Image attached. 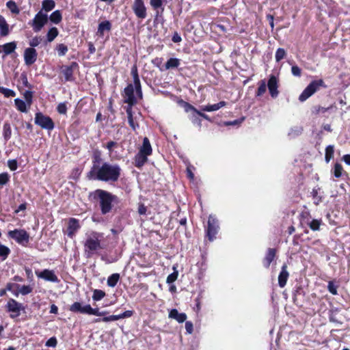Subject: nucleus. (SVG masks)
Instances as JSON below:
<instances>
[{
    "instance_id": "7ed1b4c3",
    "label": "nucleus",
    "mask_w": 350,
    "mask_h": 350,
    "mask_svg": "<svg viewBox=\"0 0 350 350\" xmlns=\"http://www.w3.org/2000/svg\"><path fill=\"white\" fill-rule=\"evenodd\" d=\"M101 235L96 232H92L86 234L84 241V254L87 258L92 257L99 250L103 249L100 243Z\"/></svg>"
},
{
    "instance_id": "de8ad7c7",
    "label": "nucleus",
    "mask_w": 350,
    "mask_h": 350,
    "mask_svg": "<svg viewBox=\"0 0 350 350\" xmlns=\"http://www.w3.org/2000/svg\"><path fill=\"white\" fill-rule=\"evenodd\" d=\"M334 156V146H328L325 149V161L328 163Z\"/></svg>"
},
{
    "instance_id": "2f4dec72",
    "label": "nucleus",
    "mask_w": 350,
    "mask_h": 350,
    "mask_svg": "<svg viewBox=\"0 0 350 350\" xmlns=\"http://www.w3.org/2000/svg\"><path fill=\"white\" fill-rule=\"evenodd\" d=\"M59 31L57 27H51L46 33V40L49 42H53L55 38L58 36Z\"/></svg>"
},
{
    "instance_id": "e433bc0d",
    "label": "nucleus",
    "mask_w": 350,
    "mask_h": 350,
    "mask_svg": "<svg viewBox=\"0 0 350 350\" xmlns=\"http://www.w3.org/2000/svg\"><path fill=\"white\" fill-rule=\"evenodd\" d=\"M133 86L135 87V92H137V95L139 97V98H142V91L140 83V80L139 76H135L133 77Z\"/></svg>"
},
{
    "instance_id": "58836bf2",
    "label": "nucleus",
    "mask_w": 350,
    "mask_h": 350,
    "mask_svg": "<svg viewBox=\"0 0 350 350\" xmlns=\"http://www.w3.org/2000/svg\"><path fill=\"white\" fill-rule=\"evenodd\" d=\"M6 7L10 10L12 14H18L20 9L14 1H9L6 3Z\"/></svg>"
},
{
    "instance_id": "c756f323",
    "label": "nucleus",
    "mask_w": 350,
    "mask_h": 350,
    "mask_svg": "<svg viewBox=\"0 0 350 350\" xmlns=\"http://www.w3.org/2000/svg\"><path fill=\"white\" fill-rule=\"evenodd\" d=\"M18 292L15 294V295H18V293H21L23 295H26L31 293L33 291V287L29 285H23L20 286L18 284L15 285Z\"/></svg>"
},
{
    "instance_id": "c9c22d12",
    "label": "nucleus",
    "mask_w": 350,
    "mask_h": 350,
    "mask_svg": "<svg viewBox=\"0 0 350 350\" xmlns=\"http://www.w3.org/2000/svg\"><path fill=\"white\" fill-rule=\"evenodd\" d=\"M180 64V60L177 58H170L169 59L165 64V67L167 70L170 68H176L179 66Z\"/></svg>"
},
{
    "instance_id": "f704fd0d",
    "label": "nucleus",
    "mask_w": 350,
    "mask_h": 350,
    "mask_svg": "<svg viewBox=\"0 0 350 350\" xmlns=\"http://www.w3.org/2000/svg\"><path fill=\"white\" fill-rule=\"evenodd\" d=\"M49 19L55 24H59L62 19V13L59 10H55L51 14Z\"/></svg>"
},
{
    "instance_id": "052dcab7",
    "label": "nucleus",
    "mask_w": 350,
    "mask_h": 350,
    "mask_svg": "<svg viewBox=\"0 0 350 350\" xmlns=\"http://www.w3.org/2000/svg\"><path fill=\"white\" fill-rule=\"evenodd\" d=\"M291 72L295 77H300L301 74V69L296 65L291 67Z\"/></svg>"
},
{
    "instance_id": "0e129e2a",
    "label": "nucleus",
    "mask_w": 350,
    "mask_h": 350,
    "mask_svg": "<svg viewBox=\"0 0 350 350\" xmlns=\"http://www.w3.org/2000/svg\"><path fill=\"white\" fill-rule=\"evenodd\" d=\"M8 165L9 168L12 171H14L17 169V162L14 159L9 160L8 161Z\"/></svg>"
},
{
    "instance_id": "f8f14e48",
    "label": "nucleus",
    "mask_w": 350,
    "mask_h": 350,
    "mask_svg": "<svg viewBox=\"0 0 350 350\" xmlns=\"http://www.w3.org/2000/svg\"><path fill=\"white\" fill-rule=\"evenodd\" d=\"M132 9L137 18L144 19L146 17V8L144 0H134Z\"/></svg>"
},
{
    "instance_id": "4468645a",
    "label": "nucleus",
    "mask_w": 350,
    "mask_h": 350,
    "mask_svg": "<svg viewBox=\"0 0 350 350\" xmlns=\"http://www.w3.org/2000/svg\"><path fill=\"white\" fill-rule=\"evenodd\" d=\"M36 275L38 278H42L46 281L51 282H58L59 279L57 276L55 275L54 271L49 269H44L42 271H36Z\"/></svg>"
},
{
    "instance_id": "ddd939ff",
    "label": "nucleus",
    "mask_w": 350,
    "mask_h": 350,
    "mask_svg": "<svg viewBox=\"0 0 350 350\" xmlns=\"http://www.w3.org/2000/svg\"><path fill=\"white\" fill-rule=\"evenodd\" d=\"M133 314V312L132 310H126L124 312L117 314V315H110L109 317H104L102 319H94V323H98V322H110V321H118L121 319L124 318H129L131 317Z\"/></svg>"
},
{
    "instance_id": "9d476101",
    "label": "nucleus",
    "mask_w": 350,
    "mask_h": 350,
    "mask_svg": "<svg viewBox=\"0 0 350 350\" xmlns=\"http://www.w3.org/2000/svg\"><path fill=\"white\" fill-rule=\"evenodd\" d=\"M8 235L18 243H28L29 239V234L25 230L15 229L8 232Z\"/></svg>"
},
{
    "instance_id": "6e6d98bb",
    "label": "nucleus",
    "mask_w": 350,
    "mask_h": 350,
    "mask_svg": "<svg viewBox=\"0 0 350 350\" xmlns=\"http://www.w3.org/2000/svg\"><path fill=\"white\" fill-rule=\"evenodd\" d=\"M9 180V175L8 173L0 174V185H5Z\"/></svg>"
},
{
    "instance_id": "f03ea898",
    "label": "nucleus",
    "mask_w": 350,
    "mask_h": 350,
    "mask_svg": "<svg viewBox=\"0 0 350 350\" xmlns=\"http://www.w3.org/2000/svg\"><path fill=\"white\" fill-rule=\"evenodd\" d=\"M90 198L93 200L99 202L102 214L105 215L112 209V203L116 202L118 198L112 193L103 189H98L90 193Z\"/></svg>"
},
{
    "instance_id": "09e8293b",
    "label": "nucleus",
    "mask_w": 350,
    "mask_h": 350,
    "mask_svg": "<svg viewBox=\"0 0 350 350\" xmlns=\"http://www.w3.org/2000/svg\"><path fill=\"white\" fill-rule=\"evenodd\" d=\"M343 172L342 166L340 163H336L334 167V174L336 178H340Z\"/></svg>"
},
{
    "instance_id": "ea45409f",
    "label": "nucleus",
    "mask_w": 350,
    "mask_h": 350,
    "mask_svg": "<svg viewBox=\"0 0 350 350\" xmlns=\"http://www.w3.org/2000/svg\"><path fill=\"white\" fill-rule=\"evenodd\" d=\"M10 253V250L7 246L0 243V257L2 258L3 260L7 258Z\"/></svg>"
},
{
    "instance_id": "8fccbe9b",
    "label": "nucleus",
    "mask_w": 350,
    "mask_h": 350,
    "mask_svg": "<svg viewBox=\"0 0 350 350\" xmlns=\"http://www.w3.org/2000/svg\"><path fill=\"white\" fill-rule=\"evenodd\" d=\"M166 2V0H150V4L154 9L161 8L163 4Z\"/></svg>"
},
{
    "instance_id": "6e6552de",
    "label": "nucleus",
    "mask_w": 350,
    "mask_h": 350,
    "mask_svg": "<svg viewBox=\"0 0 350 350\" xmlns=\"http://www.w3.org/2000/svg\"><path fill=\"white\" fill-rule=\"evenodd\" d=\"M124 103L129 104V107H132L133 105L137 103V98H139L137 95L135 87L133 84H129L124 90L122 94Z\"/></svg>"
},
{
    "instance_id": "338daca9",
    "label": "nucleus",
    "mask_w": 350,
    "mask_h": 350,
    "mask_svg": "<svg viewBox=\"0 0 350 350\" xmlns=\"http://www.w3.org/2000/svg\"><path fill=\"white\" fill-rule=\"evenodd\" d=\"M185 329L188 334H191L193 332V326L191 321H187L185 323Z\"/></svg>"
},
{
    "instance_id": "4d7b16f0",
    "label": "nucleus",
    "mask_w": 350,
    "mask_h": 350,
    "mask_svg": "<svg viewBox=\"0 0 350 350\" xmlns=\"http://www.w3.org/2000/svg\"><path fill=\"white\" fill-rule=\"evenodd\" d=\"M108 314L107 311H100L98 308H93L92 315L98 316V317H104Z\"/></svg>"
},
{
    "instance_id": "473e14b6",
    "label": "nucleus",
    "mask_w": 350,
    "mask_h": 350,
    "mask_svg": "<svg viewBox=\"0 0 350 350\" xmlns=\"http://www.w3.org/2000/svg\"><path fill=\"white\" fill-rule=\"evenodd\" d=\"M14 104L16 105V109L19 111L23 112V113L27 112V106H28V105H27V103L25 102L24 100H23L20 98H16V99H14Z\"/></svg>"
},
{
    "instance_id": "79ce46f5",
    "label": "nucleus",
    "mask_w": 350,
    "mask_h": 350,
    "mask_svg": "<svg viewBox=\"0 0 350 350\" xmlns=\"http://www.w3.org/2000/svg\"><path fill=\"white\" fill-rule=\"evenodd\" d=\"M105 296V293L102 290L96 289L93 292L92 299L94 301H100Z\"/></svg>"
},
{
    "instance_id": "5fc2aeb1",
    "label": "nucleus",
    "mask_w": 350,
    "mask_h": 350,
    "mask_svg": "<svg viewBox=\"0 0 350 350\" xmlns=\"http://www.w3.org/2000/svg\"><path fill=\"white\" fill-rule=\"evenodd\" d=\"M302 129L301 127H295L291 129V131L288 133V135L291 137H295L301 133Z\"/></svg>"
},
{
    "instance_id": "a19ab883",
    "label": "nucleus",
    "mask_w": 350,
    "mask_h": 350,
    "mask_svg": "<svg viewBox=\"0 0 350 350\" xmlns=\"http://www.w3.org/2000/svg\"><path fill=\"white\" fill-rule=\"evenodd\" d=\"M0 93L3 94L5 97H14L16 93L14 90L0 86Z\"/></svg>"
},
{
    "instance_id": "603ef678",
    "label": "nucleus",
    "mask_w": 350,
    "mask_h": 350,
    "mask_svg": "<svg viewBox=\"0 0 350 350\" xmlns=\"http://www.w3.org/2000/svg\"><path fill=\"white\" fill-rule=\"evenodd\" d=\"M42 39L40 37L35 36L29 41L30 48H34L38 46L41 42Z\"/></svg>"
},
{
    "instance_id": "423d86ee",
    "label": "nucleus",
    "mask_w": 350,
    "mask_h": 350,
    "mask_svg": "<svg viewBox=\"0 0 350 350\" xmlns=\"http://www.w3.org/2000/svg\"><path fill=\"white\" fill-rule=\"evenodd\" d=\"M323 81L320 79L312 81L299 95V100L301 102L306 100L309 97L313 95L321 86H323Z\"/></svg>"
},
{
    "instance_id": "cd10ccee",
    "label": "nucleus",
    "mask_w": 350,
    "mask_h": 350,
    "mask_svg": "<svg viewBox=\"0 0 350 350\" xmlns=\"http://www.w3.org/2000/svg\"><path fill=\"white\" fill-rule=\"evenodd\" d=\"M9 33V26L5 18L0 15V34L2 36H5Z\"/></svg>"
},
{
    "instance_id": "f257e3e1",
    "label": "nucleus",
    "mask_w": 350,
    "mask_h": 350,
    "mask_svg": "<svg viewBox=\"0 0 350 350\" xmlns=\"http://www.w3.org/2000/svg\"><path fill=\"white\" fill-rule=\"evenodd\" d=\"M121 174V168L118 164L104 162L100 165L98 161H94L91 170L88 173L90 180L115 183Z\"/></svg>"
},
{
    "instance_id": "393cba45",
    "label": "nucleus",
    "mask_w": 350,
    "mask_h": 350,
    "mask_svg": "<svg viewBox=\"0 0 350 350\" xmlns=\"http://www.w3.org/2000/svg\"><path fill=\"white\" fill-rule=\"evenodd\" d=\"M276 251L273 248H269L267 250V253L266 254V256L264 259V265L266 267H269L270 266V264L274 259L275 256Z\"/></svg>"
},
{
    "instance_id": "dca6fc26",
    "label": "nucleus",
    "mask_w": 350,
    "mask_h": 350,
    "mask_svg": "<svg viewBox=\"0 0 350 350\" xmlns=\"http://www.w3.org/2000/svg\"><path fill=\"white\" fill-rule=\"evenodd\" d=\"M80 227L78 219L75 218H70L68 221L67 235L70 238H73Z\"/></svg>"
},
{
    "instance_id": "5701e85b",
    "label": "nucleus",
    "mask_w": 350,
    "mask_h": 350,
    "mask_svg": "<svg viewBox=\"0 0 350 350\" xmlns=\"http://www.w3.org/2000/svg\"><path fill=\"white\" fill-rule=\"evenodd\" d=\"M139 152L148 156L152 154V147L150 141L147 137L144 138L142 146H141Z\"/></svg>"
},
{
    "instance_id": "680f3d73",
    "label": "nucleus",
    "mask_w": 350,
    "mask_h": 350,
    "mask_svg": "<svg viewBox=\"0 0 350 350\" xmlns=\"http://www.w3.org/2000/svg\"><path fill=\"white\" fill-rule=\"evenodd\" d=\"M57 111L61 114H65L67 111V107L66 104L59 103L57 107Z\"/></svg>"
},
{
    "instance_id": "864d4df0",
    "label": "nucleus",
    "mask_w": 350,
    "mask_h": 350,
    "mask_svg": "<svg viewBox=\"0 0 350 350\" xmlns=\"http://www.w3.org/2000/svg\"><path fill=\"white\" fill-rule=\"evenodd\" d=\"M320 224L321 222L319 220L313 219L309 224V226L312 230H318L319 229Z\"/></svg>"
},
{
    "instance_id": "c85d7f7f",
    "label": "nucleus",
    "mask_w": 350,
    "mask_h": 350,
    "mask_svg": "<svg viewBox=\"0 0 350 350\" xmlns=\"http://www.w3.org/2000/svg\"><path fill=\"white\" fill-rule=\"evenodd\" d=\"M126 113L128 116V122L130 125V126L132 128L133 130L135 131L138 127L139 124L134 121V118L133 117L132 114V109L131 107H128L126 108Z\"/></svg>"
},
{
    "instance_id": "bb28decb",
    "label": "nucleus",
    "mask_w": 350,
    "mask_h": 350,
    "mask_svg": "<svg viewBox=\"0 0 350 350\" xmlns=\"http://www.w3.org/2000/svg\"><path fill=\"white\" fill-rule=\"evenodd\" d=\"M148 155L138 152L135 157V165L137 167L143 166L148 160Z\"/></svg>"
},
{
    "instance_id": "e2e57ef3",
    "label": "nucleus",
    "mask_w": 350,
    "mask_h": 350,
    "mask_svg": "<svg viewBox=\"0 0 350 350\" xmlns=\"http://www.w3.org/2000/svg\"><path fill=\"white\" fill-rule=\"evenodd\" d=\"M146 211H147L146 206L144 204L139 203L138 204V213L139 215H146Z\"/></svg>"
},
{
    "instance_id": "774afa93",
    "label": "nucleus",
    "mask_w": 350,
    "mask_h": 350,
    "mask_svg": "<svg viewBox=\"0 0 350 350\" xmlns=\"http://www.w3.org/2000/svg\"><path fill=\"white\" fill-rule=\"evenodd\" d=\"M115 146H116V143L115 142L111 141L107 144L106 148H107L109 152H111L113 150V148Z\"/></svg>"
},
{
    "instance_id": "f3484780",
    "label": "nucleus",
    "mask_w": 350,
    "mask_h": 350,
    "mask_svg": "<svg viewBox=\"0 0 350 350\" xmlns=\"http://www.w3.org/2000/svg\"><path fill=\"white\" fill-rule=\"evenodd\" d=\"M278 79L274 75H271L268 81L267 87L273 98L277 97L279 93L278 91Z\"/></svg>"
},
{
    "instance_id": "37998d69",
    "label": "nucleus",
    "mask_w": 350,
    "mask_h": 350,
    "mask_svg": "<svg viewBox=\"0 0 350 350\" xmlns=\"http://www.w3.org/2000/svg\"><path fill=\"white\" fill-rule=\"evenodd\" d=\"M56 50L57 51L59 56H64L68 52V47L64 44H59L56 46Z\"/></svg>"
},
{
    "instance_id": "69168bd1",
    "label": "nucleus",
    "mask_w": 350,
    "mask_h": 350,
    "mask_svg": "<svg viewBox=\"0 0 350 350\" xmlns=\"http://www.w3.org/2000/svg\"><path fill=\"white\" fill-rule=\"evenodd\" d=\"M198 115L193 113L192 116L191 117V120L193 124H198L199 126H201V120L198 118Z\"/></svg>"
},
{
    "instance_id": "72a5a7b5",
    "label": "nucleus",
    "mask_w": 350,
    "mask_h": 350,
    "mask_svg": "<svg viewBox=\"0 0 350 350\" xmlns=\"http://www.w3.org/2000/svg\"><path fill=\"white\" fill-rule=\"evenodd\" d=\"M3 135L5 142L10 139L12 135V129L10 123H4L3 126Z\"/></svg>"
},
{
    "instance_id": "0eeeda50",
    "label": "nucleus",
    "mask_w": 350,
    "mask_h": 350,
    "mask_svg": "<svg viewBox=\"0 0 350 350\" xmlns=\"http://www.w3.org/2000/svg\"><path fill=\"white\" fill-rule=\"evenodd\" d=\"M35 124L42 129L51 131L54 129V123L52 119L41 112H38L35 116Z\"/></svg>"
},
{
    "instance_id": "412c9836",
    "label": "nucleus",
    "mask_w": 350,
    "mask_h": 350,
    "mask_svg": "<svg viewBox=\"0 0 350 350\" xmlns=\"http://www.w3.org/2000/svg\"><path fill=\"white\" fill-rule=\"evenodd\" d=\"M16 48V44L14 42L0 45V53H3L5 55H10L15 51Z\"/></svg>"
},
{
    "instance_id": "b1692460",
    "label": "nucleus",
    "mask_w": 350,
    "mask_h": 350,
    "mask_svg": "<svg viewBox=\"0 0 350 350\" xmlns=\"http://www.w3.org/2000/svg\"><path fill=\"white\" fill-rule=\"evenodd\" d=\"M226 105L225 101H220L218 103L213 105H208L206 106H202L201 107L202 110L204 111H214L219 109L220 108L224 107Z\"/></svg>"
},
{
    "instance_id": "4be33fe9",
    "label": "nucleus",
    "mask_w": 350,
    "mask_h": 350,
    "mask_svg": "<svg viewBox=\"0 0 350 350\" xmlns=\"http://www.w3.org/2000/svg\"><path fill=\"white\" fill-rule=\"evenodd\" d=\"M169 317L176 320L178 323H183L187 319L185 313H180L176 309H172L169 313Z\"/></svg>"
},
{
    "instance_id": "a18cd8bd",
    "label": "nucleus",
    "mask_w": 350,
    "mask_h": 350,
    "mask_svg": "<svg viewBox=\"0 0 350 350\" xmlns=\"http://www.w3.org/2000/svg\"><path fill=\"white\" fill-rule=\"evenodd\" d=\"M285 56H286L285 50L284 49L279 48L277 49V51L275 52V61L277 62H279L282 59H284Z\"/></svg>"
},
{
    "instance_id": "a878e982",
    "label": "nucleus",
    "mask_w": 350,
    "mask_h": 350,
    "mask_svg": "<svg viewBox=\"0 0 350 350\" xmlns=\"http://www.w3.org/2000/svg\"><path fill=\"white\" fill-rule=\"evenodd\" d=\"M111 25L109 21H105L99 23L98 27L97 34L100 36H103L104 35V31H109L111 29Z\"/></svg>"
},
{
    "instance_id": "bf43d9fd",
    "label": "nucleus",
    "mask_w": 350,
    "mask_h": 350,
    "mask_svg": "<svg viewBox=\"0 0 350 350\" xmlns=\"http://www.w3.org/2000/svg\"><path fill=\"white\" fill-rule=\"evenodd\" d=\"M327 288L329 293H331L332 295L337 294V287L334 285L333 282H329Z\"/></svg>"
},
{
    "instance_id": "49530a36",
    "label": "nucleus",
    "mask_w": 350,
    "mask_h": 350,
    "mask_svg": "<svg viewBox=\"0 0 350 350\" xmlns=\"http://www.w3.org/2000/svg\"><path fill=\"white\" fill-rule=\"evenodd\" d=\"M267 90V85L265 80H262L259 82V87L258 88V91L256 95L260 96L265 93Z\"/></svg>"
},
{
    "instance_id": "20e7f679",
    "label": "nucleus",
    "mask_w": 350,
    "mask_h": 350,
    "mask_svg": "<svg viewBox=\"0 0 350 350\" xmlns=\"http://www.w3.org/2000/svg\"><path fill=\"white\" fill-rule=\"evenodd\" d=\"M49 21V16L46 13H44L40 10L34 16L33 19L29 23L34 32H39L47 23Z\"/></svg>"
},
{
    "instance_id": "13d9d810",
    "label": "nucleus",
    "mask_w": 350,
    "mask_h": 350,
    "mask_svg": "<svg viewBox=\"0 0 350 350\" xmlns=\"http://www.w3.org/2000/svg\"><path fill=\"white\" fill-rule=\"evenodd\" d=\"M57 341L55 337L50 338L46 342L45 345L46 347H55L57 345Z\"/></svg>"
},
{
    "instance_id": "39448f33",
    "label": "nucleus",
    "mask_w": 350,
    "mask_h": 350,
    "mask_svg": "<svg viewBox=\"0 0 350 350\" xmlns=\"http://www.w3.org/2000/svg\"><path fill=\"white\" fill-rule=\"evenodd\" d=\"M8 312H10V318L16 319L21 315V312H25V307L14 299H10L5 306Z\"/></svg>"
},
{
    "instance_id": "2eb2a0df",
    "label": "nucleus",
    "mask_w": 350,
    "mask_h": 350,
    "mask_svg": "<svg viewBox=\"0 0 350 350\" xmlns=\"http://www.w3.org/2000/svg\"><path fill=\"white\" fill-rule=\"evenodd\" d=\"M37 59V52L34 48H27L24 52V60L27 66L33 64Z\"/></svg>"
},
{
    "instance_id": "1a4fd4ad",
    "label": "nucleus",
    "mask_w": 350,
    "mask_h": 350,
    "mask_svg": "<svg viewBox=\"0 0 350 350\" xmlns=\"http://www.w3.org/2000/svg\"><path fill=\"white\" fill-rule=\"evenodd\" d=\"M219 230V224L217 219L210 215L208 219V226L206 229V234L208 239L212 241L215 238V235L217 234Z\"/></svg>"
},
{
    "instance_id": "3c124183",
    "label": "nucleus",
    "mask_w": 350,
    "mask_h": 350,
    "mask_svg": "<svg viewBox=\"0 0 350 350\" xmlns=\"http://www.w3.org/2000/svg\"><path fill=\"white\" fill-rule=\"evenodd\" d=\"M24 98L25 99V102L27 103L28 107H30L32 103V92L27 90L23 94Z\"/></svg>"
},
{
    "instance_id": "7c9ffc66",
    "label": "nucleus",
    "mask_w": 350,
    "mask_h": 350,
    "mask_svg": "<svg viewBox=\"0 0 350 350\" xmlns=\"http://www.w3.org/2000/svg\"><path fill=\"white\" fill-rule=\"evenodd\" d=\"M55 6V3L53 0H44L42 3L41 10L45 12L51 11Z\"/></svg>"
},
{
    "instance_id": "a211bd4d",
    "label": "nucleus",
    "mask_w": 350,
    "mask_h": 350,
    "mask_svg": "<svg viewBox=\"0 0 350 350\" xmlns=\"http://www.w3.org/2000/svg\"><path fill=\"white\" fill-rule=\"evenodd\" d=\"M77 67V64L72 62L70 66H64L62 68V72L63 73L65 80L70 81L73 80V71Z\"/></svg>"
},
{
    "instance_id": "6ab92c4d",
    "label": "nucleus",
    "mask_w": 350,
    "mask_h": 350,
    "mask_svg": "<svg viewBox=\"0 0 350 350\" xmlns=\"http://www.w3.org/2000/svg\"><path fill=\"white\" fill-rule=\"evenodd\" d=\"M180 105L184 108V109L186 112L192 111L193 113H195L196 114L198 115L199 116H201L202 118H203L207 120H210L208 116L206 114L200 112V111L197 110L193 105H190L189 103L182 100L180 102Z\"/></svg>"
},
{
    "instance_id": "4c0bfd02",
    "label": "nucleus",
    "mask_w": 350,
    "mask_h": 350,
    "mask_svg": "<svg viewBox=\"0 0 350 350\" xmlns=\"http://www.w3.org/2000/svg\"><path fill=\"white\" fill-rule=\"evenodd\" d=\"M120 280L119 273H113L107 278V285L110 287H114Z\"/></svg>"
},
{
    "instance_id": "c03bdc74",
    "label": "nucleus",
    "mask_w": 350,
    "mask_h": 350,
    "mask_svg": "<svg viewBox=\"0 0 350 350\" xmlns=\"http://www.w3.org/2000/svg\"><path fill=\"white\" fill-rule=\"evenodd\" d=\"M173 269L174 270V272L170 274L167 278L166 282L167 284H172L177 280L178 275V271L174 267H173Z\"/></svg>"
},
{
    "instance_id": "aec40b11",
    "label": "nucleus",
    "mask_w": 350,
    "mask_h": 350,
    "mask_svg": "<svg viewBox=\"0 0 350 350\" xmlns=\"http://www.w3.org/2000/svg\"><path fill=\"white\" fill-rule=\"evenodd\" d=\"M289 273L287 271L286 265H283L282 267L281 271L278 275V284L280 287L283 288L286 284L287 280L288 278Z\"/></svg>"
},
{
    "instance_id": "9b49d317",
    "label": "nucleus",
    "mask_w": 350,
    "mask_h": 350,
    "mask_svg": "<svg viewBox=\"0 0 350 350\" xmlns=\"http://www.w3.org/2000/svg\"><path fill=\"white\" fill-rule=\"evenodd\" d=\"M93 308L90 304L83 305L82 303L74 302L69 308V310L72 312H79L81 314L92 315Z\"/></svg>"
}]
</instances>
